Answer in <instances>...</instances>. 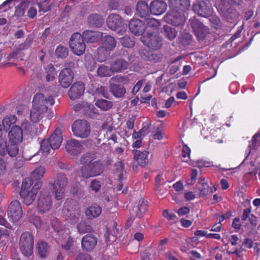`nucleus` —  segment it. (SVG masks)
<instances>
[{"mask_svg":"<svg viewBox=\"0 0 260 260\" xmlns=\"http://www.w3.org/2000/svg\"><path fill=\"white\" fill-rule=\"evenodd\" d=\"M142 42L153 50H142L141 57L146 60L157 62L161 59L162 54L157 51L162 46V38L158 33H147L141 38Z\"/></svg>","mask_w":260,"mask_h":260,"instance_id":"nucleus-1","label":"nucleus"},{"mask_svg":"<svg viewBox=\"0 0 260 260\" xmlns=\"http://www.w3.org/2000/svg\"><path fill=\"white\" fill-rule=\"evenodd\" d=\"M43 100L44 94L41 93L36 94L34 97L33 107L30 113V120L33 123H37L41 119L48 110V106L41 104L40 101L43 103Z\"/></svg>","mask_w":260,"mask_h":260,"instance_id":"nucleus-2","label":"nucleus"},{"mask_svg":"<svg viewBox=\"0 0 260 260\" xmlns=\"http://www.w3.org/2000/svg\"><path fill=\"white\" fill-rule=\"evenodd\" d=\"M9 145V155L11 157H15L18 152V144L23 140L22 130L18 126H13L8 134Z\"/></svg>","mask_w":260,"mask_h":260,"instance_id":"nucleus-3","label":"nucleus"},{"mask_svg":"<svg viewBox=\"0 0 260 260\" xmlns=\"http://www.w3.org/2000/svg\"><path fill=\"white\" fill-rule=\"evenodd\" d=\"M116 46V41L114 37L109 35L105 36L103 38L101 46L98 49V60L100 62L106 61Z\"/></svg>","mask_w":260,"mask_h":260,"instance_id":"nucleus-4","label":"nucleus"},{"mask_svg":"<svg viewBox=\"0 0 260 260\" xmlns=\"http://www.w3.org/2000/svg\"><path fill=\"white\" fill-rule=\"evenodd\" d=\"M105 170L103 162L96 160L90 164L82 166L80 169L81 177L84 179H88L90 177H96L102 174Z\"/></svg>","mask_w":260,"mask_h":260,"instance_id":"nucleus-5","label":"nucleus"},{"mask_svg":"<svg viewBox=\"0 0 260 260\" xmlns=\"http://www.w3.org/2000/svg\"><path fill=\"white\" fill-rule=\"evenodd\" d=\"M34 243V236L29 232L26 231L22 233L19 245L20 250L23 255L28 257L33 254Z\"/></svg>","mask_w":260,"mask_h":260,"instance_id":"nucleus-6","label":"nucleus"},{"mask_svg":"<svg viewBox=\"0 0 260 260\" xmlns=\"http://www.w3.org/2000/svg\"><path fill=\"white\" fill-rule=\"evenodd\" d=\"M65 204L63 212L67 216V220L73 224L77 223L79 220L81 213L79 204L74 201L66 202Z\"/></svg>","mask_w":260,"mask_h":260,"instance_id":"nucleus-7","label":"nucleus"},{"mask_svg":"<svg viewBox=\"0 0 260 260\" xmlns=\"http://www.w3.org/2000/svg\"><path fill=\"white\" fill-rule=\"evenodd\" d=\"M219 12L224 20L228 23H234L236 22L239 13L237 9L228 3L220 2L219 6Z\"/></svg>","mask_w":260,"mask_h":260,"instance_id":"nucleus-8","label":"nucleus"},{"mask_svg":"<svg viewBox=\"0 0 260 260\" xmlns=\"http://www.w3.org/2000/svg\"><path fill=\"white\" fill-rule=\"evenodd\" d=\"M69 45L73 53L78 56L82 55L85 52L86 45L83 37L80 33L75 32L71 36Z\"/></svg>","mask_w":260,"mask_h":260,"instance_id":"nucleus-9","label":"nucleus"},{"mask_svg":"<svg viewBox=\"0 0 260 260\" xmlns=\"http://www.w3.org/2000/svg\"><path fill=\"white\" fill-rule=\"evenodd\" d=\"M72 129L76 137L81 138H87L90 133V124L84 119L76 120L72 125Z\"/></svg>","mask_w":260,"mask_h":260,"instance_id":"nucleus-10","label":"nucleus"},{"mask_svg":"<svg viewBox=\"0 0 260 260\" xmlns=\"http://www.w3.org/2000/svg\"><path fill=\"white\" fill-rule=\"evenodd\" d=\"M188 25L192 28L198 40H204L209 34V28L196 17L189 20Z\"/></svg>","mask_w":260,"mask_h":260,"instance_id":"nucleus-11","label":"nucleus"},{"mask_svg":"<svg viewBox=\"0 0 260 260\" xmlns=\"http://www.w3.org/2000/svg\"><path fill=\"white\" fill-rule=\"evenodd\" d=\"M192 9L196 14L203 17H208L213 13L211 4L208 0H197Z\"/></svg>","mask_w":260,"mask_h":260,"instance_id":"nucleus-12","label":"nucleus"},{"mask_svg":"<svg viewBox=\"0 0 260 260\" xmlns=\"http://www.w3.org/2000/svg\"><path fill=\"white\" fill-rule=\"evenodd\" d=\"M8 216L9 220L15 223L20 220L22 215V209L19 201H12L8 209Z\"/></svg>","mask_w":260,"mask_h":260,"instance_id":"nucleus-13","label":"nucleus"},{"mask_svg":"<svg viewBox=\"0 0 260 260\" xmlns=\"http://www.w3.org/2000/svg\"><path fill=\"white\" fill-rule=\"evenodd\" d=\"M51 197L49 192L41 191L38 200L39 212L43 214L48 211L52 207Z\"/></svg>","mask_w":260,"mask_h":260,"instance_id":"nucleus-14","label":"nucleus"},{"mask_svg":"<svg viewBox=\"0 0 260 260\" xmlns=\"http://www.w3.org/2000/svg\"><path fill=\"white\" fill-rule=\"evenodd\" d=\"M74 78V73L73 70L64 68L59 73L58 82L61 87L67 88L72 84Z\"/></svg>","mask_w":260,"mask_h":260,"instance_id":"nucleus-15","label":"nucleus"},{"mask_svg":"<svg viewBox=\"0 0 260 260\" xmlns=\"http://www.w3.org/2000/svg\"><path fill=\"white\" fill-rule=\"evenodd\" d=\"M164 19L167 23L174 26L182 25L185 21L184 17L177 9H174V10L168 13L164 17Z\"/></svg>","mask_w":260,"mask_h":260,"instance_id":"nucleus-16","label":"nucleus"},{"mask_svg":"<svg viewBox=\"0 0 260 260\" xmlns=\"http://www.w3.org/2000/svg\"><path fill=\"white\" fill-rule=\"evenodd\" d=\"M65 149L69 154L76 156L82 152L83 145L80 141L75 139H71L67 141Z\"/></svg>","mask_w":260,"mask_h":260,"instance_id":"nucleus-17","label":"nucleus"},{"mask_svg":"<svg viewBox=\"0 0 260 260\" xmlns=\"http://www.w3.org/2000/svg\"><path fill=\"white\" fill-rule=\"evenodd\" d=\"M85 90L84 84L82 82H75L70 88L68 94L70 98L75 100L81 97Z\"/></svg>","mask_w":260,"mask_h":260,"instance_id":"nucleus-18","label":"nucleus"},{"mask_svg":"<svg viewBox=\"0 0 260 260\" xmlns=\"http://www.w3.org/2000/svg\"><path fill=\"white\" fill-rule=\"evenodd\" d=\"M97 244V238L92 235L84 236L81 240V247L83 250L90 252L95 248Z\"/></svg>","mask_w":260,"mask_h":260,"instance_id":"nucleus-19","label":"nucleus"},{"mask_svg":"<svg viewBox=\"0 0 260 260\" xmlns=\"http://www.w3.org/2000/svg\"><path fill=\"white\" fill-rule=\"evenodd\" d=\"M130 31L135 36L141 35L145 31L146 27L144 23L138 19H132L128 24Z\"/></svg>","mask_w":260,"mask_h":260,"instance_id":"nucleus-20","label":"nucleus"},{"mask_svg":"<svg viewBox=\"0 0 260 260\" xmlns=\"http://www.w3.org/2000/svg\"><path fill=\"white\" fill-rule=\"evenodd\" d=\"M107 24L108 28L110 29L119 31V28L122 24L121 18L118 14H110L107 18Z\"/></svg>","mask_w":260,"mask_h":260,"instance_id":"nucleus-21","label":"nucleus"},{"mask_svg":"<svg viewBox=\"0 0 260 260\" xmlns=\"http://www.w3.org/2000/svg\"><path fill=\"white\" fill-rule=\"evenodd\" d=\"M47 140L52 145V149L59 148L62 141L61 131L59 129H56Z\"/></svg>","mask_w":260,"mask_h":260,"instance_id":"nucleus-22","label":"nucleus"},{"mask_svg":"<svg viewBox=\"0 0 260 260\" xmlns=\"http://www.w3.org/2000/svg\"><path fill=\"white\" fill-rule=\"evenodd\" d=\"M128 66V62L122 58H117L110 64L111 69L113 73L121 72L126 70Z\"/></svg>","mask_w":260,"mask_h":260,"instance_id":"nucleus-23","label":"nucleus"},{"mask_svg":"<svg viewBox=\"0 0 260 260\" xmlns=\"http://www.w3.org/2000/svg\"><path fill=\"white\" fill-rule=\"evenodd\" d=\"M134 159L142 167H145L148 162V156L149 154L147 151H140L138 150H133Z\"/></svg>","mask_w":260,"mask_h":260,"instance_id":"nucleus-24","label":"nucleus"},{"mask_svg":"<svg viewBox=\"0 0 260 260\" xmlns=\"http://www.w3.org/2000/svg\"><path fill=\"white\" fill-rule=\"evenodd\" d=\"M50 187L54 198L56 200H60L64 197L66 187L67 186L61 185L57 182L54 181L53 183H51Z\"/></svg>","mask_w":260,"mask_h":260,"instance_id":"nucleus-25","label":"nucleus"},{"mask_svg":"<svg viewBox=\"0 0 260 260\" xmlns=\"http://www.w3.org/2000/svg\"><path fill=\"white\" fill-rule=\"evenodd\" d=\"M169 5L172 9L185 12L190 8V0H169Z\"/></svg>","mask_w":260,"mask_h":260,"instance_id":"nucleus-26","label":"nucleus"},{"mask_svg":"<svg viewBox=\"0 0 260 260\" xmlns=\"http://www.w3.org/2000/svg\"><path fill=\"white\" fill-rule=\"evenodd\" d=\"M82 36L87 43H94L102 38L103 33L98 31L85 30Z\"/></svg>","mask_w":260,"mask_h":260,"instance_id":"nucleus-27","label":"nucleus"},{"mask_svg":"<svg viewBox=\"0 0 260 260\" xmlns=\"http://www.w3.org/2000/svg\"><path fill=\"white\" fill-rule=\"evenodd\" d=\"M88 24L92 27H101L104 22L103 16L99 14H91L87 18Z\"/></svg>","mask_w":260,"mask_h":260,"instance_id":"nucleus-28","label":"nucleus"},{"mask_svg":"<svg viewBox=\"0 0 260 260\" xmlns=\"http://www.w3.org/2000/svg\"><path fill=\"white\" fill-rule=\"evenodd\" d=\"M109 88L111 92L116 98L123 97L126 93V89L123 85L110 83Z\"/></svg>","mask_w":260,"mask_h":260,"instance_id":"nucleus-29","label":"nucleus"},{"mask_svg":"<svg viewBox=\"0 0 260 260\" xmlns=\"http://www.w3.org/2000/svg\"><path fill=\"white\" fill-rule=\"evenodd\" d=\"M136 11L137 14L142 18H146L151 13L150 7H149L147 3L143 1L139 2L137 3Z\"/></svg>","mask_w":260,"mask_h":260,"instance_id":"nucleus-30","label":"nucleus"},{"mask_svg":"<svg viewBox=\"0 0 260 260\" xmlns=\"http://www.w3.org/2000/svg\"><path fill=\"white\" fill-rule=\"evenodd\" d=\"M20 196L22 199V202L24 204L29 206L31 205L36 197V192L34 191H24L20 190Z\"/></svg>","mask_w":260,"mask_h":260,"instance_id":"nucleus-31","label":"nucleus"},{"mask_svg":"<svg viewBox=\"0 0 260 260\" xmlns=\"http://www.w3.org/2000/svg\"><path fill=\"white\" fill-rule=\"evenodd\" d=\"M102 213V208L97 204H93L85 211V214L88 219L98 217Z\"/></svg>","mask_w":260,"mask_h":260,"instance_id":"nucleus-32","label":"nucleus"},{"mask_svg":"<svg viewBox=\"0 0 260 260\" xmlns=\"http://www.w3.org/2000/svg\"><path fill=\"white\" fill-rule=\"evenodd\" d=\"M73 238L69 237L68 240L61 244V246L64 250L67 251L69 255L73 254L77 251V247L74 246Z\"/></svg>","mask_w":260,"mask_h":260,"instance_id":"nucleus-33","label":"nucleus"},{"mask_svg":"<svg viewBox=\"0 0 260 260\" xmlns=\"http://www.w3.org/2000/svg\"><path fill=\"white\" fill-rule=\"evenodd\" d=\"M94 104L96 107L103 111H106L110 110L113 106V103L112 101L102 99H97Z\"/></svg>","mask_w":260,"mask_h":260,"instance_id":"nucleus-34","label":"nucleus"},{"mask_svg":"<svg viewBox=\"0 0 260 260\" xmlns=\"http://www.w3.org/2000/svg\"><path fill=\"white\" fill-rule=\"evenodd\" d=\"M150 12L155 15H160L162 14V1L154 0L150 5Z\"/></svg>","mask_w":260,"mask_h":260,"instance_id":"nucleus-35","label":"nucleus"},{"mask_svg":"<svg viewBox=\"0 0 260 260\" xmlns=\"http://www.w3.org/2000/svg\"><path fill=\"white\" fill-rule=\"evenodd\" d=\"M38 254L41 258H46L49 254V246L47 243L39 241L37 244Z\"/></svg>","mask_w":260,"mask_h":260,"instance_id":"nucleus-36","label":"nucleus"},{"mask_svg":"<svg viewBox=\"0 0 260 260\" xmlns=\"http://www.w3.org/2000/svg\"><path fill=\"white\" fill-rule=\"evenodd\" d=\"M46 80L47 82L53 81L55 78L56 72L53 64L50 63L45 68Z\"/></svg>","mask_w":260,"mask_h":260,"instance_id":"nucleus-37","label":"nucleus"},{"mask_svg":"<svg viewBox=\"0 0 260 260\" xmlns=\"http://www.w3.org/2000/svg\"><path fill=\"white\" fill-rule=\"evenodd\" d=\"M96 155L93 152H87L82 155L80 158V164L83 166L87 165L92 162V161L96 159Z\"/></svg>","mask_w":260,"mask_h":260,"instance_id":"nucleus-38","label":"nucleus"},{"mask_svg":"<svg viewBox=\"0 0 260 260\" xmlns=\"http://www.w3.org/2000/svg\"><path fill=\"white\" fill-rule=\"evenodd\" d=\"M77 228L80 234L91 233L94 232L92 226L85 221H81L78 224Z\"/></svg>","mask_w":260,"mask_h":260,"instance_id":"nucleus-39","label":"nucleus"},{"mask_svg":"<svg viewBox=\"0 0 260 260\" xmlns=\"http://www.w3.org/2000/svg\"><path fill=\"white\" fill-rule=\"evenodd\" d=\"M97 74L101 77H110L113 73L111 69V67L109 68L108 66L103 64L98 68Z\"/></svg>","mask_w":260,"mask_h":260,"instance_id":"nucleus-40","label":"nucleus"},{"mask_svg":"<svg viewBox=\"0 0 260 260\" xmlns=\"http://www.w3.org/2000/svg\"><path fill=\"white\" fill-rule=\"evenodd\" d=\"M207 18H209L210 25L212 28L215 29H219L221 28L222 23L220 18L217 16L211 14Z\"/></svg>","mask_w":260,"mask_h":260,"instance_id":"nucleus-41","label":"nucleus"},{"mask_svg":"<svg viewBox=\"0 0 260 260\" xmlns=\"http://www.w3.org/2000/svg\"><path fill=\"white\" fill-rule=\"evenodd\" d=\"M164 31L165 36L170 40L174 39L177 36L176 29L171 26L164 25Z\"/></svg>","mask_w":260,"mask_h":260,"instance_id":"nucleus-42","label":"nucleus"},{"mask_svg":"<svg viewBox=\"0 0 260 260\" xmlns=\"http://www.w3.org/2000/svg\"><path fill=\"white\" fill-rule=\"evenodd\" d=\"M147 201H145L144 199L140 200L137 206L136 215L140 217H141L143 214L147 211Z\"/></svg>","mask_w":260,"mask_h":260,"instance_id":"nucleus-43","label":"nucleus"},{"mask_svg":"<svg viewBox=\"0 0 260 260\" xmlns=\"http://www.w3.org/2000/svg\"><path fill=\"white\" fill-rule=\"evenodd\" d=\"M46 169L45 167L40 166L36 168L31 173L30 178L32 179L38 180L41 179L45 173Z\"/></svg>","mask_w":260,"mask_h":260,"instance_id":"nucleus-44","label":"nucleus"},{"mask_svg":"<svg viewBox=\"0 0 260 260\" xmlns=\"http://www.w3.org/2000/svg\"><path fill=\"white\" fill-rule=\"evenodd\" d=\"M29 3L27 1H24L16 7L15 12L18 16H22L24 14Z\"/></svg>","mask_w":260,"mask_h":260,"instance_id":"nucleus-45","label":"nucleus"},{"mask_svg":"<svg viewBox=\"0 0 260 260\" xmlns=\"http://www.w3.org/2000/svg\"><path fill=\"white\" fill-rule=\"evenodd\" d=\"M162 124L161 122H160L159 124H157L155 125L156 126V129L153 132V134L151 137L154 140H160L162 139Z\"/></svg>","mask_w":260,"mask_h":260,"instance_id":"nucleus-46","label":"nucleus"},{"mask_svg":"<svg viewBox=\"0 0 260 260\" xmlns=\"http://www.w3.org/2000/svg\"><path fill=\"white\" fill-rule=\"evenodd\" d=\"M124 169L123 163L121 161H117L114 164L115 173L117 174L119 180L123 179V172Z\"/></svg>","mask_w":260,"mask_h":260,"instance_id":"nucleus-47","label":"nucleus"},{"mask_svg":"<svg viewBox=\"0 0 260 260\" xmlns=\"http://www.w3.org/2000/svg\"><path fill=\"white\" fill-rule=\"evenodd\" d=\"M68 48L61 45L57 46L55 50L56 55L60 58H66L68 56Z\"/></svg>","mask_w":260,"mask_h":260,"instance_id":"nucleus-48","label":"nucleus"},{"mask_svg":"<svg viewBox=\"0 0 260 260\" xmlns=\"http://www.w3.org/2000/svg\"><path fill=\"white\" fill-rule=\"evenodd\" d=\"M40 148L43 154L47 155L50 153L51 148L52 149V145L47 139H45L42 141L40 145Z\"/></svg>","mask_w":260,"mask_h":260,"instance_id":"nucleus-49","label":"nucleus"},{"mask_svg":"<svg viewBox=\"0 0 260 260\" xmlns=\"http://www.w3.org/2000/svg\"><path fill=\"white\" fill-rule=\"evenodd\" d=\"M9 142L7 143L6 141L3 139H0V155L2 156H5L7 153L9 154Z\"/></svg>","mask_w":260,"mask_h":260,"instance_id":"nucleus-50","label":"nucleus"},{"mask_svg":"<svg viewBox=\"0 0 260 260\" xmlns=\"http://www.w3.org/2000/svg\"><path fill=\"white\" fill-rule=\"evenodd\" d=\"M161 175L160 174H158L156 177L154 183V190L155 193L157 195L161 196Z\"/></svg>","mask_w":260,"mask_h":260,"instance_id":"nucleus-51","label":"nucleus"},{"mask_svg":"<svg viewBox=\"0 0 260 260\" xmlns=\"http://www.w3.org/2000/svg\"><path fill=\"white\" fill-rule=\"evenodd\" d=\"M120 42L122 46L126 48H132L134 46V41L128 36H124L120 39Z\"/></svg>","mask_w":260,"mask_h":260,"instance_id":"nucleus-52","label":"nucleus"},{"mask_svg":"<svg viewBox=\"0 0 260 260\" xmlns=\"http://www.w3.org/2000/svg\"><path fill=\"white\" fill-rule=\"evenodd\" d=\"M180 41L183 46L189 45L192 41V36L189 33L183 34L180 38Z\"/></svg>","mask_w":260,"mask_h":260,"instance_id":"nucleus-53","label":"nucleus"},{"mask_svg":"<svg viewBox=\"0 0 260 260\" xmlns=\"http://www.w3.org/2000/svg\"><path fill=\"white\" fill-rule=\"evenodd\" d=\"M54 181L64 186H67L68 183V179L66 175L61 173H59L56 175Z\"/></svg>","mask_w":260,"mask_h":260,"instance_id":"nucleus-54","label":"nucleus"},{"mask_svg":"<svg viewBox=\"0 0 260 260\" xmlns=\"http://www.w3.org/2000/svg\"><path fill=\"white\" fill-rule=\"evenodd\" d=\"M17 121V118L15 115H10L5 117L3 120V124L5 127L9 128L10 126L15 123Z\"/></svg>","mask_w":260,"mask_h":260,"instance_id":"nucleus-55","label":"nucleus"},{"mask_svg":"<svg viewBox=\"0 0 260 260\" xmlns=\"http://www.w3.org/2000/svg\"><path fill=\"white\" fill-rule=\"evenodd\" d=\"M111 83H116V84H126L128 82V78L126 76L121 75H116L111 78Z\"/></svg>","mask_w":260,"mask_h":260,"instance_id":"nucleus-56","label":"nucleus"},{"mask_svg":"<svg viewBox=\"0 0 260 260\" xmlns=\"http://www.w3.org/2000/svg\"><path fill=\"white\" fill-rule=\"evenodd\" d=\"M33 183L32 179L30 177L25 178L22 182L20 190L24 189V191H30Z\"/></svg>","mask_w":260,"mask_h":260,"instance_id":"nucleus-57","label":"nucleus"},{"mask_svg":"<svg viewBox=\"0 0 260 260\" xmlns=\"http://www.w3.org/2000/svg\"><path fill=\"white\" fill-rule=\"evenodd\" d=\"M145 22L148 27L154 28H157L161 24L159 21L156 19L151 18H146L145 19Z\"/></svg>","mask_w":260,"mask_h":260,"instance_id":"nucleus-58","label":"nucleus"},{"mask_svg":"<svg viewBox=\"0 0 260 260\" xmlns=\"http://www.w3.org/2000/svg\"><path fill=\"white\" fill-rule=\"evenodd\" d=\"M29 219L37 229H40L42 226V221L39 216L32 215L29 217Z\"/></svg>","mask_w":260,"mask_h":260,"instance_id":"nucleus-59","label":"nucleus"},{"mask_svg":"<svg viewBox=\"0 0 260 260\" xmlns=\"http://www.w3.org/2000/svg\"><path fill=\"white\" fill-rule=\"evenodd\" d=\"M95 93L96 95H102L106 99H108L109 96V94L108 91L107 90L106 88L102 86H101L100 87H98L96 89Z\"/></svg>","mask_w":260,"mask_h":260,"instance_id":"nucleus-60","label":"nucleus"},{"mask_svg":"<svg viewBox=\"0 0 260 260\" xmlns=\"http://www.w3.org/2000/svg\"><path fill=\"white\" fill-rule=\"evenodd\" d=\"M101 187V184L100 181L96 179L92 180L90 184V188L91 190L97 192H98Z\"/></svg>","mask_w":260,"mask_h":260,"instance_id":"nucleus-61","label":"nucleus"},{"mask_svg":"<svg viewBox=\"0 0 260 260\" xmlns=\"http://www.w3.org/2000/svg\"><path fill=\"white\" fill-rule=\"evenodd\" d=\"M209 186L207 183H202L201 187L199 188V197H203L207 195L209 191Z\"/></svg>","mask_w":260,"mask_h":260,"instance_id":"nucleus-62","label":"nucleus"},{"mask_svg":"<svg viewBox=\"0 0 260 260\" xmlns=\"http://www.w3.org/2000/svg\"><path fill=\"white\" fill-rule=\"evenodd\" d=\"M8 162L3 158L0 157V174H4L7 170Z\"/></svg>","mask_w":260,"mask_h":260,"instance_id":"nucleus-63","label":"nucleus"},{"mask_svg":"<svg viewBox=\"0 0 260 260\" xmlns=\"http://www.w3.org/2000/svg\"><path fill=\"white\" fill-rule=\"evenodd\" d=\"M40 102L42 106L46 105L47 106L48 105L52 106L54 104V99L52 96H49L47 98H45L44 96L43 103L42 100L40 101Z\"/></svg>","mask_w":260,"mask_h":260,"instance_id":"nucleus-64","label":"nucleus"}]
</instances>
